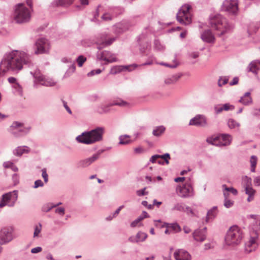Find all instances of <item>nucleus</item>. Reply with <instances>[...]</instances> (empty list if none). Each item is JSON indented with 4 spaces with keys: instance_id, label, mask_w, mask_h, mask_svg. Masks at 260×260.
<instances>
[{
    "instance_id": "680f3d73",
    "label": "nucleus",
    "mask_w": 260,
    "mask_h": 260,
    "mask_svg": "<svg viewBox=\"0 0 260 260\" xmlns=\"http://www.w3.org/2000/svg\"><path fill=\"white\" fill-rule=\"evenodd\" d=\"M142 220V218L141 217H138L135 220H134L131 223V226L132 228H135L137 226L139 222Z\"/></svg>"
},
{
    "instance_id": "6e6d98bb",
    "label": "nucleus",
    "mask_w": 260,
    "mask_h": 260,
    "mask_svg": "<svg viewBox=\"0 0 260 260\" xmlns=\"http://www.w3.org/2000/svg\"><path fill=\"white\" fill-rule=\"evenodd\" d=\"M159 64L172 69L176 68L178 66V63H177L176 62H174L173 64H169L168 63L161 62H160Z\"/></svg>"
},
{
    "instance_id": "a18cd8bd",
    "label": "nucleus",
    "mask_w": 260,
    "mask_h": 260,
    "mask_svg": "<svg viewBox=\"0 0 260 260\" xmlns=\"http://www.w3.org/2000/svg\"><path fill=\"white\" fill-rule=\"evenodd\" d=\"M53 208V204L51 203L44 205L42 207V211L44 212H48Z\"/></svg>"
},
{
    "instance_id": "7c9ffc66",
    "label": "nucleus",
    "mask_w": 260,
    "mask_h": 260,
    "mask_svg": "<svg viewBox=\"0 0 260 260\" xmlns=\"http://www.w3.org/2000/svg\"><path fill=\"white\" fill-rule=\"evenodd\" d=\"M128 105L129 104L127 102L124 101L120 98L114 99L111 102V105H112V106H118L120 107H126L128 106Z\"/></svg>"
},
{
    "instance_id": "f03ea898",
    "label": "nucleus",
    "mask_w": 260,
    "mask_h": 260,
    "mask_svg": "<svg viewBox=\"0 0 260 260\" xmlns=\"http://www.w3.org/2000/svg\"><path fill=\"white\" fill-rule=\"evenodd\" d=\"M210 24L213 29L218 31L217 35L219 37L231 33L234 28V25L220 14L211 18Z\"/></svg>"
},
{
    "instance_id": "37998d69",
    "label": "nucleus",
    "mask_w": 260,
    "mask_h": 260,
    "mask_svg": "<svg viewBox=\"0 0 260 260\" xmlns=\"http://www.w3.org/2000/svg\"><path fill=\"white\" fill-rule=\"evenodd\" d=\"M229 77L227 76L220 77L218 81V85L219 87H222L223 85L228 83Z\"/></svg>"
},
{
    "instance_id": "4be33fe9",
    "label": "nucleus",
    "mask_w": 260,
    "mask_h": 260,
    "mask_svg": "<svg viewBox=\"0 0 260 260\" xmlns=\"http://www.w3.org/2000/svg\"><path fill=\"white\" fill-rule=\"evenodd\" d=\"M30 151V148L26 146H18L13 150L14 155L21 157L23 154H27Z\"/></svg>"
},
{
    "instance_id": "aec40b11",
    "label": "nucleus",
    "mask_w": 260,
    "mask_h": 260,
    "mask_svg": "<svg viewBox=\"0 0 260 260\" xmlns=\"http://www.w3.org/2000/svg\"><path fill=\"white\" fill-rule=\"evenodd\" d=\"M174 256L176 260H190L191 255L186 250L178 249L175 251Z\"/></svg>"
},
{
    "instance_id": "c9c22d12",
    "label": "nucleus",
    "mask_w": 260,
    "mask_h": 260,
    "mask_svg": "<svg viewBox=\"0 0 260 260\" xmlns=\"http://www.w3.org/2000/svg\"><path fill=\"white\" fill-rule=\"evenodd\" d=\"M139 66L136 63H133L129 65L121 66L120 68H122L121 70H126L128 72H131L135 70Z\"/></svg>"
},
{
    "instance_id": "5701e85b",
    "label": "nucleus",
    "mask_w": 260,
    "mask_h": 260,
    "mask_svg": "<svg viewBox=\"0 0 260 260\" xmlns=\"http://www.w3.org/2000/svg\"><path fill=\"white\" fill-rule=\"evenodd\" d=\"M112 107L111 102L108 103H102L98 105L96 108V112L99 114H105L110 112Z\"/></svg>"
},
{
    "instance_id": "0e129e2a",
    "label": "nucleus",
    "mask_w": 260,
    "mask_h": 260,
    "mask_svg": "<svg viewBox=\"0 0 260 260\" xmlns=\"http://www.w3.org/2000/svg\"><path fill=\"white\" fill-rule=\"evenodd\" d=\"M55 212L61 216H63L65 213V209L63 207H59L55 209Z\"/></svg>"
},
{
    "instance_id": "774afa93",
    "label": "nucleus",
    "mask_w": 260,
    "mask_h": 260,
    "mask_svg": "<svg viewBox=\"0 0 260 260\" xmlns=\"http://www.w3.org/2000/svg\"><path fill=\"white\" fill-rule=\"evenodd\" d=\"M13 164L14 163L11 161H7L4 162L3 166L5 168H11Z\"/></svg>"
},
{
    "instance_id": "052dcab7",
    "label": "nucleus",
    "mask_w": 260,
    "mask_h": 260,
    "mask_svg": "<svg viewBox=\"0 0 260 260\" xmlns=\"http://www.w3.org/2000/svg\"><path fill=\"white\" fill-rule=\"evenodd\" d=\"M102 72V70L101 69H96V70H92L90 72H89L88 74H87V76L88 77H91V76H92L94 75H98V74H100Z\"/></svg>"
},
{
    "instance_id": "f3484780",
    "label": "nucleus",
    "mask_w": 260,
    "mask_h": 260,
    "mask_svg": "<svg viewBox=\"0 0 260 260\" xmlns=\"http://www.w3.org/2000/svg\"><path fill=\"white\" fill-rule=\"evenodd\" d=\"M114 41V38H110L107 40V34L101 33L96 37L94 43L98 45L97 48L100 50L104 47L111 45Z\"/></svg>"
},
{
    "instance_id": "f8f14e48",
    "label": "nucleus",
    "mask_w": 260,
    "mask_h": 260,
    "mask_svg": "<svg viewBox=\"0 0 260 260\" xmlns=\"http://www.w3.org/2000/svg\"><path fill=\"white\" fill-rule=\"evenodd\" d=\"M238 0H224L221 7V11L229 15H236L238 13Z\"/></svg>"
},
{
    "instance_id": "2f4dec72",
    "label": "nucleus",
    "mask_w": 260,
    "mask_h": 260,
    "mask_svg": "<svg viewBox=\"0 0 260 260\" xmlns=\"http://www.w3.org/2000/svg\"><path fill=\"white\" fill-rule=\"evenodd\" d=\"M166 128L163 125H160L155 127L153 131L152 134L156 137L161 136L165 131Z\"/></svg>"
},
{
    "instance_id": "0eeeda50",
    "label": "nucleus",
    "mask_w": 260,
    "mask_h": 260,
    "mask_svg": "<svg viewBox=\"0 0 260 260\" xmlns=\"http://www.w3.org/2000/svg\"><path fill=\"white\" fill-rule=\"evenodd\" d=\"M30 126H25L24 123L19 121H14L9 128V132L15 138H20L29 133Z\"/></svg>"
},
{
    "instance_id": "4468645a",
    "label": "nucleus",
    "mask_w": 260,
    "mask_h": 260,
    "mask_svg": "<svg viewBox=\"0 0 260 260\" xmlns=\"http://www.w3.org/2000/svg\"><path fill=\"white\" fill-rule=\"evenodd\" d=\"M17 191L15 190L3 194L0 200V208L5 206L13 207L17 200Z\"/></svg>"
},
{
    "instance_id": "6ab92c4d",
    "label": "nucleus",
    "mask_w": 260,
    "mask_h": 260,
    "mask_svg": "<svg viewBox=\"0 0 260 260\" xmlns=\"http://www.w3.org/2000/svg\"><path fill=\"white\" fill-rule=\"evenodd\" d=\"M207 228L202 229H197L193 233V237L197 241L203 242L206 238Z\"/></svg>"
},
{
    "instance_id": "7ed1b4c3",
    "label": "nucleus",
    "mask_w": 260,
    "mask_h": 260,
    "mask_svg": "<svg viewBox=\"0 0 260 260\" xmlns=\"http://www.w3.org/2000/svg\"><path fill=\"white\" fill-rule=\"evenodd\" d=\"M105 129L103 127H97L89 131H85L76 138V140L80 143L91 145L103 140Z\"/></svg>"
},
{
    "instance_id": "f257e3e1",
    "label": "nucleus",
    "mask_w": 260,
    "mask_h": 260,
    "mask_svg": "<svg viewBox=\"0 0 260 260\" xmlns=\"http://www.w3.org/2000/svg\"><path fill=\"white\" fill-rule=\"evenodd\" d=\"M24 65L28 67L34 65L32 57L27 52L13 50L6 53L0 62V78L9 72L19 73Z\"/></svg>"
},
{
    "instance_id": "3c124183",
    "label": "nucleus",
    "mask_w": 260,
    "mask_h": 260,
    "mask_svg": "<svg viewBox=\"0 0 260 260\" xmlns=\"http://www.w3.org/2000/svg\"><path fill=\"white\" fill-rule=\"evenodd\" d=\"M245 193L248 196H254L255 190L250 186L246 185L245 188Z\"/></svg>"
},
{
    "instance_id": "338daca9",
    "label": "nucleus",
    "mask_w": 260,
    "mask_h": 260,
    "mask_svg": "<svg viewBox=\"0 0 260 260\" xmlns=\"http://www.w3.org/2000/svg\"><path fill=\"white\" fill-rule=\"evenodd\" d=\"M69 67V71H71L72 72H74L75 71L76 67L75 65V62L73 61L70 64L68 65Z\"/></svg>"
},
{
    "instance_id": "ea45409f",
    "label": "nucleus",
    "mask_w": 260,
    "mask_h": 260,
    "mask_svg": "<svg viewBox=\"0 0 260 260\" xmlns=\"http://www.w3.org/2000/svg\"><path fill=\"white\" fill-rule=\"evenodd\" d=\"M228 125L230 128L233 129L240 126V123L233 119H229L228 121Z\"/></svg>"
},
{
    "instance_id": "a19ab883",
    "label": "nucleus",
    "mask_w": 260,
    "mask_h": 260,
    "mask_svg": "<svg viewBox=\"0 0 260 260\" xmlns=\"http://www.w3.org/2000/svg\"><path fill=\"white\" fill-rule=\"evenodd\" d=\"M75 0H58V5L60 6L67 7L72 5Z\"/></svg>"
},
{
    "instance_id": "9d476101",
    "label": "nucleus",
    "mask_w": 260,
    "mask_h": 260,
    "mask_svg": "<svg viewBox=\"0 0 260 260\" xmlns=\"http://www.w3.org/2000/svg\"><path fill=\"white\" fill-rule=\"evenodd\" d=\"M190 6L184 5L179 10L176 15L177 20L184 25L189 24L191 22V15L189 12Z\"/></svg>"
},
{
    "instance_id": "dca6fc26",
    "label": "nucleus",
    "mask_w": 260,
    "mask_h": 260,
    "mask_svg": "<svg viewBox=\"0 0 260 260\" xmlns=\"http://www.w3.org/2000/svg\"><path fill=\"white\" fill-rule=\"evenodd\" d=\"M188 125L197 127H207L208 126L209 124L208 119L205 115L197 114L190 119Z\"/></svg>"
},
{
    "instance_id": "cd10ccee",
    "label": "nucleus",
    "mask_w": 260,
    "mask_h": 260,
    "mask_svg": "<svg viewBox=\"0 0 260 260\" xmlns=\"http://www.w3.org/2000/svg\"><path fill=\"white\" fill-rule=\"evenodd\" d=\"M239 101L244 105H248L251 104L252 100L250 97V92H246L244 95L241 98Z\"/></svg>"
},
{
    "instance_id": "bf43d9fd",
    "label": "nucleus",
    "mask_w": 260,
    "mask_h": 260,
    "mask_svg": "<svg viewBox=\"0 0 260 260\" xmlns=\"http://www.w3.org/2000/svg\"><path fill=\"white\" fill-rule=\"evenodd\" d=\"M44 183L40 179L37 180L35 181L34 185L33 186L34 188H37L39 187H43Z\"/></svg>"
},
{
    "instance_id": "e433bc0d",
    "label": "nucleus",
    "mask_w": 260,
    "mask_h": 260,
    "mask_svg": "<svg viewBox=\"0 0 260 260\" xmlns=\"http://www.w3.org/2000/svg\"><path fill=\"white\" fill-rule=\"evenodd\" d=\"M148 235L146 233L142 232H139L136 234V237L137 238L138 242L144 241L147 238Z\"/></svg>"
},
{
    "instance_id": "c85d7f7f",
    "label": "nucleus",
    "mask_w": 260,
    "mask_h": 260,
    "mask_svg": "<svg viewBox=\"0 0 260 260\" xmlns=\"http://www.w3.org/2000/svg\"><path fill=\"white\" fill-rule=\"evenodd\" d=\"M217 213H218L217 207L214 206L212 209L209 210L207 213V216H206L207 221H208V220L210 219L214 218L216 217V216L217 215Z\"/></svg>"
},
{
    "instance_id": "c03bdc74",
    "label": "nucleus",
    "mask_w": 260,
    "mask_h": 260,
    "mask_svg": "<svg viewBox=\"0 0 260 260\" xmlns=\"http://www.w3.org/2000/svg\"><path fill=\"white\" fill-rule=\"evenodd\" d=\"M172 210H177L181 212L185 211V205L183 203H177L174 205Z\"/></svg>"
},
{
    "instance_id": "f704fd0d",
    "label": "nucleus",
    "mask_w": 260,
    "mask_h": 260,
    "mask_svg": "<svg viewBox=\"0 0 260 260\" xmlns=\"http://www.w3.org/2000/svg\"><path fill=\"white\" fill-rule=\"evenodd\" d=\"M223 195L225 198L224 201V206L227 208L231 207L233 205L234 202L228 199L229 193L224 192Z\"/></svg>"
},
{
    "instance_id": "412c9836",
    "label": "nucleus",
    "mask_w": 260,
    "mask_h": 260,
    "mask_svg": "<svg viewBox=\"0 0 260 260\" xmlns=\"http://www.w3.org/2000/svg\"><path fill=\"white\" fill-rule=\"evenodd\" d=\"M202 40L208 43L214 42L215 38L210 29L205 30L201 35Z\"/></svg>"
},
{
    "instance_id": "6e6552de",
    "label": "nucleus",
    "mask_w": 260,
    "mask_h": 260,
    "mask_svg": "<svg viewBox=\"0 0 260 260\" xmlns=\"http://www.w3.org/2000/svg\"><path fill=\"white\" fill-rule=\"evenodd\" d=\"M232 141L231 135L226 134H220L214 138H208L207 142L210 144L218 147L229 146Z\"/></svg>"
},
{
    "instance_id": "5fc2aeb1",
    "label": "nucleus",
    "mask_w": 260,
    "mask_h": 260,
    "mask_svg": "<svg viewBox=\"0 0 260 260\" xmlns=\"http://www.w3.org/2000/svg\"><path fill=\"white\" fill-rule=\"evenodd\" d=\"M146 189V187H145L142 189H139L137 190L136 194L139 197H142L145 195H147L148 194V191H146L145 190Z\"/></svg>"
},
{
    "instance_id": "39448f33",
    "label": "nucleus",
    "mask_w": 260,
    "mask_h": 260,
    "mask_svg": "<svg viewBox=\"0 0 260 260\" xmlns=\"http://www.w3.org/2000/svg\"><path fill=\"white\" fill-rule=\"evenodd\" d=\"M13 17L17 23H27L30 20L31 10L23 3L18 4L15 7Z\"/></svg>"
},
{
    "instance_id": "4c0bfd02",
    "label": "nucleus",
    "mask_w": 260,
    "mask_h": 260,
    "mask_svg": "<svg viewBox=\"0 0 260 260\" xmlns=\"http://www.w3.org/2000/svg\"><path fill=\"white\" fill-rule=\"evenodd\" d=\"M172 233H177L181 231V228L177 223L168 224Z\"/></svg>"
},
{
    "instance_id": "a878e982",
    "label": "nucleus",
    "mask_w": 260,
    "mask_h": 260,
    "mask_svg": "<svg viewBox=\"0 0 260 260\" xmlns=\"http://www.w3.org/2000/svg\"><path fill=\"white\" fill-rule=\"evenodd\" d=\"M131 136L128 135H120L119 137V142L118 145H127L134 142V140L130 139Z\"/></svg>"
},
{
    "instance_id": "864d4df0",
    "label": "nucleus",
    "mask_w": 260,
    "mask_h": 260,
    "mask_svg": "<svg viewBox=\"0 0 260 260\" xmlns=\"http://www.w3.org/2000/svg\"><path fill=\"white\" fill-rule=\"evenodd\" d=\"M113 17L109 12L104 14L102 16V19L104 21H110L113 19Z\"/></svg>"
},
{
    "instance_id": "2eb2a0df",
    "label": "nucleus",
    "mask_w": 260,
    "mask_h": 260,
    "mask_svg": "<svg viewBox=\"0 0 260 260\" xmlns=\"http://www.w3.org/2000/svg\"><path fill=\"white\" fill-rule=\"evenodd\" d=\"M176 191L179 197L182 198H189L194 196L193 188L191 180L186 182L182 186L177 187Z\"/></svg>"
},
{
    "instance_id": "393cba45",
    "label": "nucleus",
    "mask_w": 260,
    "mask_h": 260,
    "mask_svg": "<svg viewBox=\"0 0 260 260\" xmlns=\"http://www.w3.org/2000/svg\"><path fill=\"white\" fill-rule=\"evenodd\" d=\"M182 76L181 73L174 74L170 77H168L165 80L166 84L170 85L175 84Z\"/></svg>"
},
{
    "instance_id": "603ef678",
    "label": "nucleus",
    "mask_w": 260,
    "mask_h": 260,
    "mask_svg": "<svg viewBox=\"0 0 260 260\" xmlns=\"http://www.w3.org/2000/svg\"><path fill=\"white\" fill-rule=\"evenodd\" d=\"M223 111H232L234 110L235 106L229 103H226L222 105Z\"/></svg>"
},
{
    "instance_id": "72a5a7b5",
    "label": "nucleus",
    "mask_w": 260,
    "mask_h": 260,
    "mask_svg": "<svg viewBox=\"0 0 260 260\" xmlns=\"http://www.w3.org/2000/svg\"><path fill=\"white\" fill-rule=\"evenodd\" d=\"M154 49L156 51H163L165 49V46L158 39H155L154 41Z\"/></svg>"
},
{
    "instance_id": "49530a36",
    "label": "nucleus",
    "mask_w": 260,
    "mask_h": 260,
    "mask_svg": "<svg viewBox=\"0 0 260 260\" xmlns=\"http://www.w3.org/2000/svg\"><path fill=\"white\" fill-rule=\"evenodd\" d=\"M222 188L223 190V192L224 191H229L232 193L234 195H236L238 193L237 190L234 188L233 187H228L225 184H223L222 185Z\"/></svg>"
},
{
    "instance_id": "b1692460",
    "label": "nucleus",
    "mask_w": 260,
    "mask_h": 260,
    "mask_svg": "<svg viewBox=\"0 0 260 260\" xmlns=\"http://www.w3.org/2000/svg\"><path fill=\"white\" fill-rule=\"evenodd\" d=\"M258 65L260 66L259 60H254L251 61L247 67V71L252 72L255 75H257L259 70Z\"/></svg>"
},
{
    "instance_id": "473e14b6",
    "label": "nucleus",
    "mask_w": 260,
    "mask_h": 260,
    "mask_svg": "<svg viewBox=\"0 0 260 260\" xmlns=\"http://www.w3.org/2000/svg\"><path fill=\"white\" fill-rule=\"evenodd\" d=\"M109 12L112 15V17H114L121 14L123 12V10L120 7H116L111 8Z\"/></svg>"
},
{
    "instance_id": "bb28decb",
    "label": "nucleus",
    "mask_w": 260,
    "mask_h": 260,
    "mask_svg": "<svg viewBox=\"0 0 260 260\" xmlns=\"http://www.w3.org/2000/svg\"><path fill=\"white\" fill-rule=\"evenodd\" d=\"M96 160V157L94 156L93 155L92 156L84 159L81 160L79 162L80 166L82 167L85 168L89 165H90L92 163L94 162Z\"/></svg>"
},
{
    "instance_id": "13d9d810",
    "label": "nucleus",
    "mask_w": 260,
    "mask_h": 260,
    "mask_svg": "<svg viewBox=\"0 0 260 260\" xmlns=\"http://www.w3.org/2000/svg\"><path fill=\"white\" fill-rule=\"evenodd\" d=\"M42 176L44 179V182L47 183L48 181V175L47 173V171L45 168H43L42 170Z\"/></svg>"
},
{
    "instance_id": "09e8293b",
    "label": "nucleus",
    "mask_w": 260,
    "mask_h": 260,
    "mask_svg": "<svg viewBox=\"0 0 260 260\" xmlns=\"http://www.w3.org/2000/svg\"><path fill=\"white\" fill-rule=\"evenodd\" d=\"M34 237L35 238L38 236L42 230V224L39 223L38 224L36 225L34 228Z\"/></svg>"
},
{
    "instance_id": "20e7f679",
    "label": "nucleus",
    "mask_w": 260,
    "mask_h": 260,
    "mask_svg": "<svg viewBox=\"0 0 260 260\" xmlns=\"http://www.w3.org/2000/svg\"><path fill=\"white\" fill-rule=\"evenodd\" d=\"M154 32V30L150 26L144 28L142 33L137 37L139 44V50L142 56L148 55L151 51L150 42L148 40L149 36Z\"/></svg>"
},
{
    "instance_id": "58836bf2",
    "label": "nucleus",
    "mask_w": 260,
    "mask_h": 260,
    "mask_svg": "<svg viewBox=\"0 0 260 260\" xmlns=\"http://www.w3.org/2000/svg\"><path fill=\"white\" fill-rule=\"evenodd\" d=\"M146 56H148V58L147 61L141 64V66H148V65H151L153 64V61L155 59V57L153 54L148 53V55H146Z\"/></svg>"
},
{
    "instance_id": "c756f323",
    "label": "nucleus",
    "mask_w": 260,
    "mask_h": 260,
    "mask_svg": "<svg viewBox=\"0 0 260 260\" xmlns=\"http://www.w3.org/2000/svg\"><path fill=\"white\" fill-rule=\"evenodd\" d=\"M255 239L254 238H251L248 243L245 245V251L249 253L255 248Z\"/></svg>"
},
{
    "instance_id": "de8ad7c7",
    "label": "nucleus",
    "mask_w": 260,
    "mask_h": 260,
    "mask_svg": "<svg viewBox=\"0 0 260 260\" xmlns=\"http://www.w3.org/2000/svg\"><path fill=\"white\" fill-rule=\"evenodd\" d=\"M158 158L162 159L165 162L166 165H168L169 164V160L171 158L170 155L169 153H166L162 155H159Z\"/></svg>"
},
{
    "instance_id": "ddd939ff",
    "label": "nucleus",
    "mask_w": 260,
    "mask_h": 260,
    "mask_svg": "<svg viewBox=\"0 0 260 260\" xmlns=\"http://www.w3.org/2000/svg\"><path fill=\"white\" fill-rule=\"evenodd\" d=\"M30 74L35 79V82L39 83L41 85L45 86H52L55 84V82L52 79L46 77L43 75L40 70L37 69L34 71H30Z\"/></svg>"
},
{
    "instance_id": "423d86ee",
    "label": "nucleus",
    "mask_w": 260,
    "mask_h": 260,
    "mask_svg": "<svg viewBox=\"0 0 260 260\" xmlns=\"http://www.w3.org/2000/svg\"><path fill=\"white\" fill-rule=\"evenodd\" d=\"M243 238V231L237 225L231 226L227 232L225 241L229 245L239 244Z\"/></svg>"
},
{
    "instance_id": "79ce46f5",
    "label": "nucleus",
    "mask_w": 260,
    "mask_h": 260,
    "mask_svg": "<svg viewBox=\"0 0 260 260\" xmlns=\"http://www.w3.org/2000/svg\"><path fill=\"white\" fill-rule=\"evenodd\" d=\"M12 87L15 89V92L20 96L23 95V89L19 83H15L12 85Z\"/></svg>"
},
{
    "instance_id": "9b49d317",
    "label": "nucleus",
    "mask_w": 260,
    "mask_h": 260,
    "mask_svg": "<svg viewBox=\"0 0 260 260\" xmlns=\"http://www.w3.org/2000/svg\"><path fill=\"white\" fill-rule=\"evenodd\" d=\"M34 48L36 54L48 53L50 48V42L45 38H40L36 40Z\"/></svg>"
},
{
    "instance_id": "69168bd1",
    "label": "nucleus",
    "mask_w": 260,
    "mask_h": 260,
    "mask_svg": "<svg viewBox=\"0 0 260 260\" xmlns=\"http://www.w3.org/2000/svg\"><path fill=\"white\" fill-rule=\"evenodd\" d=\"M252 115L260 118V109H255L252 112Z\"/></svg>"
},
{
    "instance_id": "8fccbe9b",
    "label": "nucleus",
    "mask_w": 260,
    "mask_h": 260,
    "mask_svg": "<svg viewBox=\"0 0 260 260\" xmlns=\"http://www.w3.org/2000/svg\"><path fill=\"white\" fill-rule=\"evenodd\" d=\"M86 60V58L83 55H80L76 59L79 67H81L84 62Z\"/></svg>"
},
{
    "instance_id": "a211bd4d",
    "label": "nucleus",
    "mask_w": 260,
    "mask_h": 260,
    "mask_svg": "<svg viewBox=\"0 0 260 260\" xmlns=\"http://www.w3.org/2000/svg\"><path fill=\"white\" fill-rule=\"evenodd\" d=\"M97 57L99 59L104 60L107 63H112L117 61L115 55L106 50L98 52L97 53Z\"/></svg>"
},
{
    "instance_id": "4d7b16f0",
    "label": "nucleus",
    "mask_w": 260,
    "mask_h": 260,
    "mask_svg": "<svg viewBox=\"0 0 260 260\" xmlns=\"http://www.w3.org/2000/svg\"><path fill=\"white\" fill-rule=\"evenodd\" d=\"M214 110L215 114H218L221 113L223 111L222 106L220 105H215L214 107Z\"/></svg>"
},
{
    "instance_id": "1a4fd4ad",
    "label": "nucleus",
    "mask_w": 260,
    "mask_h": 260,
    "mask_svg": "<svg viewBox=\"0 0 260 260\" xmlns=\"http://www.w3.org/2000/svg\"><path fill=\"white\" fill-rule=\"evenodd\" d=\"M14 228L12 226H5L0 230V245H7L15 238Z\"/></svg>"
},
{
    "instance_id": "e2e57ef3",
    "label": "nucleus",
    "mask_w": 260,
    "mask_h": 260,
    "mask_svg": "<svg viewBox=\"0 0 260 260\" xmlns=\"http://www.w3.org/2000/svg\"><path fill=\"white\" fill-rule=\"evenodd\" d=\"M257 157L255 155H252L250 157V164L251 167H256L257 164Z\"/></svg>"
}]
</instances>
